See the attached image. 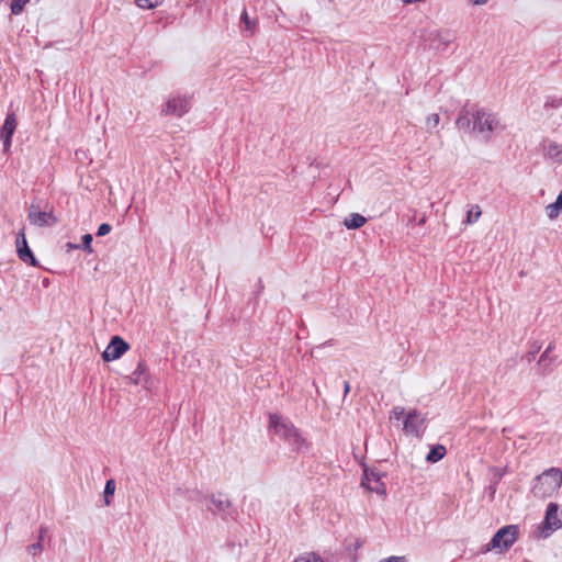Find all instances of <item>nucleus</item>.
<instances>
[{
  "label": "nucleus",
  "mask_w": 562,
  "mask_h": 562,
  "mask_svg": "<svg viewBox=\"0 0 562 562\" xmlns=\"http://www.w3.org/2000/svg\"><path fill=\"white\" fill-rule=\"evenodd\" d=\"M562 527V512L559 509L558 505L554 503H550L547 507L544 520L542 526L540 527V537L547 538L553 531L560 529Z\"/></svg>",
  "instance_id": "obj_4"
},
{
  "label": "nucleus",
  "mask_w": 562,
  "mask_h": 562,
  "mask_svg": "<svg viewBox=\"0 0 562 562\" xmlns=\"http://www.w3.org/2000/svg\"><path fill=\"white\" fill-rule=\"evenodd\" d=\"M546 215L549 220H555L562 213V190L558 194L555 201L550 203L544 209Z\"/></svg>",
  "instance_id": "obj_16"
},
{
  "label": "nucleus",
  "mask_w": 562,
  "mask_h": 562,
  "mask_svg": "<svg viewBox=\"0 0 562 562\" xmlns=\"http://www.w3.org/2000/svg\"><path fill=\"white\" fill-rule=\"evenodd\" d=\"M553 350V346L549 345L547 349L543 351V353L540 357V361H542L551 351Z\"/></svg>",
  "instance_id": "obj_32"
},
{
  "label": "nucleus",
  "mask_w": 562,
  "mask_h": 562,
  "mask_svg": "<svg viewBox=\"0 0 562 562\" xmlns=\"http://www.w3.org/2000/svg\"><path fill=\"white\" fill-rule=\"evenodd\" d=\"M446 454V448L441 445L434 447L427 454L426 460L435 463L441 460Z\"/></svg>",
  "instance_id": "obj_18"
},
{
  "label": "nucleus",
  "mask_w": 562,
  "mask_h": 562,
  "mask_svg": "<svg viewBox=\"0 0 562 562\" xmlns=\"http://www.w3.org/2000/svg\"><path fill=\"white\" fill-rule=\"evenodd\" d=\"M440 117L439 114L432 113L429 114L425 120V126L427 132L431 133L434 130H436L439 125Z\"/></svg>",
  "instance_id": "obj_21"
},
{
  "label": "nucleus",
  "mask_w": 562,
  "mask_h": 562,
  "mask_svg": "<svg viewBox=\"0 0 562 562\" xmlns=\"http://www.w3.org/2000/svg\"><path fill=\"white\" fill-rule=\"evenodd\" d=\"M115 492V482L114 480H109L104 486V504L108 506L111 504V498Z\"/></svg>",
  "instance_id": "obj_23"
},
{
  "label": "nucleus",
  "mask_w": 562,
  "mask_h": 562,
  "mask_svg": "<svg viewBox=\"0 0 562 562\" xmlns=\"http://www.w3.org/2000/svg\"><path fill=\"white\" fill-rule=\"evenodd\" d=\"M111 232V225L103 223L99 226L97 236H105Z\"/></svg>",
  "instance_id": "obj_29"
},
{
  "label": "nucleus",
  "mask_w": 562,
  "mask_h": 562,
  "mask_svg": "<svg viewBox=\"0 0 562 562\" xmlns=\"http://www.w3.org/2000/svg\"><path fill=\"white\" fill-rule=\"evenodd\" d=\"M29 1L30 0H12L11 1V13L14 14V15H18V14L22 13V11L24 9V5Z\"/></svg>",
  "instance_id": "obj_25"
},
{
  "label": "nucleus",
  "mask_w": 562,
  "mask_h": 562,
  "mask_svg": "<svg viewBox=\"0 0 562 562\" xmlns=\"http://www.w3.org/2000/svg\"><path fill=\"white\" fill-rule=\"evenodd\" d=\"M130 346L120 336H114L102 353L104 361H113L119 359L128 350Z\"/></svg>",
  "instance_id": "obj_9"
},
{
  "label": "nucleus",
  "mask_w": 562,
  "mask_h": 562,
  "mask_svg": "<svg viewBox=\"0 0 562 562\" xmlns=\"http://www.w3.org/2000/svg\"><path fill=\"white\" fill-rule=\"evenodd\" d=\"M405 414V409L401 406H395L390 415V419L394 420H401L403 415Z\"/></svg>",
  "instance_id": "obj_27"
},
{
  "label": "nucleus",
  "mask_w": 562,
  "mask_h": 562,
  "mask_svg": "<svg viewBox=\"0 0 562 562\" xmlns=\"http://www.w3.org/2000/svg\"><path fill=\"white\" fill-rule=\"evenodd\" d=\"M44 532H45V531H44L43 529H42V530H41V532H40L38 541H41V542H42V539H43V537H44Z\"/></svg>",
  "instance_id": "obj_35"
},
{
  "label": "nucleus",
  "mask_w": 562,
  "mask_h": 562,
  "mask_svg": "<svg viewBox=\"0 0 562 562\" xmlns=\"http://www.w3.org/2000/svg\"><path fill=\"white\" fill-rule=\"evenodd\" d=\"M383 473L376 469L364 468L362 485L376 494H385V485L382 482Z\"/></svg>",
  "instance_id": "obj_7"
},
{
  "label": "nucleus",
  "mask_w": 562,
  "mask_h": 562,
  "mask_svg": "<svg viewBox=\"0 0 562 562\" xmlns=\"http://www.w3.org/2000/svg\"><path fill=\"white\" fill-rule=\"evenodd\" d=\"M136 5L140 9H155L162 4L164 0H134Z\"/></svg>",
  "instance_id": "obj_24"
},
{
  "label": "nucleus",
  "mask_w": 562,
  "mask_h": 562,
  "mask_svg": "<svg viewBox=\"0 0 562 562\" xmlns=\"http://www.w3.org/2000/svg\"><path fill=\"white\" fill-rule=\"evenodd\" d=\"M379 562H406V558L393 555V557H389L386 559H382Z\"/></svg>",
  "instance_id": "obj_30"
},
{
  "label": "nucleus",
  "mask_w": 562,
  "mask_h": 562,
  "mask_svg": "<svg viewBox=\"0 0 562 562\" xmlns=\"http://www.w3.org/2000/svg\"><path fill=\"white\" fill-rule=\"evenodd\" d=\"M497 124L496 117L491 113L477 111L474 115L473 128L485 137H488L494 132Z\"/></svg>",
  "instance_id": "obj_5"
},
{
  "label": "nucleus",
  "mask_w": 562,
  "mask_h": 562,
  "mask_svg": "<svg viewBox=\"0 0 562 562\" xmlns=\"http://www.w3.org/2000/svg\"><path fill=\"white\" fill-rule=\"evenodd\" d=\"M519 529L516 525L502 527L496 531L491 541L485 546L484 552L502 553L509 549L518 539Z\"/></svg>",
  "instance_id": "obj_3"
},
{
  "label": "nucleus",
  "mask_w": 562,
  "mask_h": 562,
  "mask_svg": "<svg viewBox=\"0 0 562 562\" xmlns=\"http://www.w3.org/2000/svg\"><path fill=\"white\" fill-rule=\"evenodd\" d=\"M190 108V97L177 94L168 99L164 112L181 117L189 112Z\"/></svg>",
  "instance_id": "obj_6"
},
{
  "label": "nucleus",
  "mask_w": 562,
  "mask_h": 562,
  "mask_svg": "<svg viewBox=\"0 0 562 562\" xmlns=\"http://www.w3.org/2000/svg\"><path fill=\"white\" fill-rule=\"evenodd\" d=\"M293 562H324V560L315 552H305L299 555Z\"/></svg>",
  "instance_id": "obj_22"
},
{
  "label": "nucleus",
  "mask_w": 562,
  "mask_h": 562,
  "mask_svg": "<svg viewBox=\"0 0 562 562\" xmlns=\"http://www.w3.org/2000/svg\"><path fill=\"white\" fill-rule=\"evenodd\" d=\"M470 1H471V3H472L473 5H483V4H485L488 0H470Z\"/></svg>",
  "instance_id": "obj_33"
},
{
  "label": "nucleus",
  "mask_w": 562,
  "mask_h": 562,
  "mask_svg": "<svg viewBox=\"0 0 562 562\" xmlns=\"http://www.w3.org/2000/svg\"><path fill=\"white\" fill-rule=\"evenodd\" d=\"M469 124H470V121L465 116L460 115L459 119L457 120V125L459 127H464V126H468Z\"/></svg>",
  "instance_id": "obj_31"
},
{
  "label": "nucleus",
  "mask_w": 562,
  "mask_h": 562,
  "mask_svg": "<svg viewBox=\"0 0 562 562\" xmlns=\"http://www.w3.org/2000/svg\"><path fill=\"white\" fill-rule=\"evenodd\" d=\"M544 157L552 162L562 164V145L555 140H547L544 143Z\"/></svg>",
  "instance_id": "obj_14"
},
{
  "label": "nucleus",
  "mask_w": 562,
  "mask_h": 562,
  "mask_svg": "<svg viewBox=\"0 0 562 562\" xmlns=\"http://www.w3.org/2000/svg\"><path fill=\"white\" fill-rule=\"evenodd\" d=\"M29 221L35 226H52L56 223V218L52 212H44L34 205H31L29 212Z\"/></svg>",
  "instance_id": "obj_11"
},
{
  "label": "nucleus",
  "mask_w": 562,
  "mask_h": 562,
  "mask_svg": "<svg viewBox=\"0 0 562 562\" xmlns=\"http://www.w3.org/2000/svg\"><path fill=\"white\" fill-rule=\"evenodd\" d=\"M367 223V218L359 213H351L344 221V225L348 229H357Z\"/></svg>",
  "instance_id": "obj_17"
},
{
  "label": "nucleus",
  "mask_w": 562,
  "mask_h": 562,
  "mask_svg": "<svg viewBox=\"0 0 562 562\" xmlns=\"http://www.w3.org/2000/svg\"><path fill=\"white\" fill-rule=\"evenodd\" d=\"M42 551H43V546H42L41 541H37L27 547V552L33 557L41 554Z\"/></svg>",
  "instance_id": "obj_26"
},
{
  "label": "nucleus",
  "mask_w": 562,
  "mask_h": 562,
  "mask_svg": "<svg viewBox=\"0 0 562 562\" xmlns=\"http://www.w3.org/2000/svg\"><path fill=\"white\" fill-rule=\"evenodd\" d=\"M240 20H241V24H243V30L249 32L250 34H254L255 30H256L257 21L251 20L246 10L243 11Z\"/></svg>",
  "instance_id": "obj_20"
},
{
  "label": "nucleus",
  "mask_w": 562,
  "mask_h": 562,
  "mask_svg": "<svg viewBox=\"0 0 562 562\" xmlns=\"http://www.w3.org/2000/svg\"><path fill=\"white\" fill-rule=\"evenodd\" d=\"M130 383L135 385L143 384L147 380V367L144 362H138L136 369L131 375L126 376Z\"/></svg>",
  "instance_id": "obj_15"
},
{
  "label": "nucleus",
  "mask_w": 562,
  "mask_h": 562,
  "mask_svg": "<svg viewBox=\"0 0 562 562\" xmlns=\"http://www.w3.org/2000/svg\"><path fill=\"white\" fill-rule=\"evenodd\" d=\"M91 241H92V236L90 234H86L82 236L83 248L88 252H92Z\"/></svg>",
  "instance_id": "obj_28"
},
{
  "label": "nucleus",
  "mask_w": 562,
  "mask_h": 562,
  "mask_svg": "<svg viewBox=\"0 0 562 562\" xmlns=\"http://www.w3.org/2000/svg\"><path fill=\"white\" fill-rule=\"evenodd\" d=\"M269 425L273 435L284 440L292 450L300 451L304 447V438L288 419L279 415H270Z\"/></svg>",
  "instance_id": "obj_1"
},
{
  "label": "nucleus",
  "mask_w": 562,
  "mask_h": 562,
  "mask_svg": "<svg viewBox=\"0 0 562 562\" xmlns=\"http://www.w3.org/2000/svg\"><path fill=\"white\" fill-rule=\"evenodd\" d=\"M349 391H350V384L348 382H345V385H344L345 396L349 393Z\"/></svg>",
  "instance_id": "obj_34"
},
{
  "label": "nucleus",
  "mask_w": 562,
  "mask_h": 562,
  "mask_svg": "<svg viewBox=\"0 0 562 562\" xmlns=\"http://www.w3.org/2000/svg\"><path fill=\"white\" fill-rule=\"evenodd\" d=\"M404 431L419 437L425 429V417L417 411H411L404 422Z\"/></svg>",
  "instance_id": "obj_8"
},
{
  "label": "nucleus",
  "mask_w": 562,
  "mask_h": 562,
  "mask_svg": "<svg viewBox=\"0 0 562 562\" xmlns=\"http://www.w3.org/2000/svg\"><path fill=\"white\" fill-rule=\"evenodd\" d=\"M15 127H16L15 115L13 113L9 114L2 125V128H1V139L3 142V151L4 153L9 151V149L11 147V139H12V135L15 131Z\"/></svg>",
  "instance_id": "obj_13"
},
{
  "label": "nucleus",
  "mask_w": 562,
  "mask_h": 562,
  "mask_svg": "<svg viewBox=\"0 0 562 562\" xmlns=\"http://www.w3.org/2000/svg\"><path fill=\"white\" fill-rule=\"evenodd\" d=\"M481 215H482V210H481L480 205H477V204L471 205L470 210L467 213L464 223L467 225H472L479 221Z\"/></svg>",
  "instance_id": "obj_19"
},
{
  "label": "nucleus",
  "mask_w": 562,
  "mask_h": 562,
  "mask_svg": "<svg viewBox=\"0 0 562 562\" xmlns=\"http://www.w3.org/2000/svg\"><path fill=\"white\" fill-rule=\"evenodd\" d=\"M16 251H18L19 258L23 262H26L33 267L37 266V260L34 257L32 250L30 249V247L27 245L23 229L19 233V235L16 237Z\"/></svg>",
  "instance_id": "obj_12"
},
{
  "label": "nucleus",
  "mask_w": 562,
  "mask_h": 562,
  "mask_svg": "<svg viewBox=\"0 0 562 562\" xmlns=\"http://www.w3.org/2000/svg\"><path fill=\"white\" fill-rule=\"evenodd\" d=\"M205 507L214 514L225 515L231 508V502L224 494H212L206 497Z\"/></svg>",
  "instance_id": "obj_10"
},
{
  "label": "nucleus",
  "mask_w": 562,
  "mask_h": 562,
  "mask_svg": "<svg viewBox=\"0 0 562 562\" xmlns=\"http://www.w3.org/2000/svg\"><path fill=\"white\" fill-rule=\"evenodd\" d=\"M562 484V471L551 468L538 475L532 485V493L536 497L547 498L552 496Z\"/></svg>",
  "instance_id": "obj_2"
}]
</instances>
